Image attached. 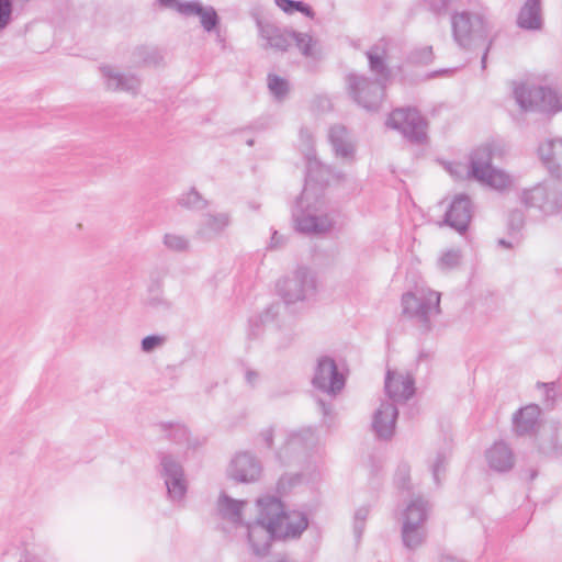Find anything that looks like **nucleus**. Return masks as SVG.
Wrapping results in <instances>:
<instances>
[{
	"label": "nucleus",
	"instance_id": "nucleus-12",
	"mask_svg": "<svg viewBox=\"0 0 562 562\" xmlns=\"http://www.w3.org/2000/svg\"><path fill=\"white\" fill-rule=\"evenodd\" d=\"M317 437L312 427L290 431L285 434L283 445L276 452L277 459L282 464H289L315 447Z\"/></svg>",
	"mask_w": 562,
	"mask_h": 562
},
{
	"label": "nucleus",
	"instance_id": "nucleus-8",
	"mask_svg": "<svg viewBox=\"0 0 562 562\" xmlns=\"http://www.w3.org/2000/svg\"><path fill=\"white\" fill-rule=\"evenodd\" d=\"M159 475L164 480L168 498L172 503L180 504L188 492V480L183 465L172 452L159 451Z\"/></svg>",
	"mask_w": 562,
	"mask_h": 562
},
{
	"label": "nucleus",
	"instance_id": "nucleus-18",
	"mask_svg": "<svg viewBox=\"0 0 562 562\" xmlns=\"http://www.w3.org/2000/svg\"><path fill=\"white\" fill-rule=\"evenodd\" d=\"M538 155L549 173L562 180V137L548 138L540 143Z\"/></svg>",
	"mask_w": 562,
	"mask_h": 562
},
{
	"label": "nucleus",
	"instance_id": "nucleus-44",
	"mask_svg": "<svg viewBox=\"0 0 562 562\" xmlns=\"http://www.w3.org/2000/svg\"><path fill=\"white\" fill-rule=\"evenodd\" d=\"M166 341V338L160 335H149L142 339L140 348L142 351L150 353L156 349L160 348Z\"/></svg>",
	"mask_w": 562,
	"mask_h": 562
},
{
	"label": "nucleus",
	"instance_id": "nucleus-40",
	"mask_svg": "<svg viewBox=\"0 0 562 562\" xmlns=\"http://www.w3.org/2000/svg\"><path fill=\"white\" fill-rule=\"evenodd\" d=\"M432 46L427 45L411 50V53L407 56V61L412 64L427 65L432 61Z\"/></svg>",
	"mask_w": 562,
	"mask_h": 562
},
{
	"label": "nucleus",
	"instance_id": "nucleus-39",
	"mask_svg": "<svg viewBox=\"0 0 562 562\" xmlns=\"http://www.w3.org/2000/svg\"><path fill=\"white\" fill-rule=\"evenodd\" d=\"M562 386V380L549 382V383H542L538 382L537 387L543 390V403L547 407H552L555 397L560 395V387Z\"/></svg>",
	"mask_w": 562,
	"mask_h": 562
},
{
	"label": "nucleus",
	"instance_id": "nucleus-2",
	"mask_svg": "<svg viewBox=\"0 0 562 562\" xmlns=\"http://www.w3.org/2000/svg\"><path fill=\"white\" fill-rule=\"evenodd\" d=\"M330 169L317 160L308 159L305 186L292 211L297 232L307 235L324 234L333 227L331 218L323 211L324 200L319 192L328 184Z\"/></svg>",
	"mask_w": 562,
	"mask_h": 562
},
{
	"label": "nucleus",
	"instance_id": "nucleus-14",
	"mask_svg": "<svg viewBox=\"0 0 562 562\" xmlns=\"http://www.w3.org/2000/svg\"><path fill=\"white\" fill-rule=\"evenodd\" d=\"M473 207L470 198L460 193L451 201L446 211L443 223L460 234H464L472 218Z\"/></svg>",
	"mask_w": 562,
	"mask_h": 562
},
{
	"label": "nucleus",
	"instance_id": "nucleus-27",
	"mask_svg": "<svg viewBox=\"0 0 562 562\" xmlns=\"http://www.w3.org/2000/svg\"><path fill=\"white\" fill-rule=\"evenodd\" d=\"M538 452L551 459L562 456V437L557 427H550L537 438Z\"/></svg>",
	"mask_w": 562,
	"mask_h": 562
},
{
	"label": "nucleus",
	"instance_id": "nucleus-26",
	"mask_svg": "<svg viewBox=\"0 0 562 562\" xmlns=\"http://www.w3.org/2000/svg\"><path fill=\"white\" fill-rule=\"evenodd\" d=\"M231 225V215L226 212L206 213L198 229V235L202 238H212L220 235L226 227Z\"/></svg>",
	"mask_w": 562,
	"mask_h": 562
},
{
	"label": "nucleus",
	"instance_id": "nucleus-9",
	"mask_svg": "<svg viewBox=\"0 0 562 562\" xmlns=\"http://www.w3.org/2000/svg\"><path fill=\"white\" fill-rule=\"evenodd\" d=\"M278 289L286 304L310 300L317 290L315 273L307 267H297L291 277L279 282Z\"/></svg>",
	"mask_w": 562,
	"mask_h": 562
},
{
	"label": "nucleus",
	"instance_id": "nucleus-7",
	"mask_svg": "<svg viewBox=\"0 0 562 562\" xmlns=\"http://www.w3.org/2000/svg\"><path fill=\"white\" fill-rule=\"evenodd\" d=\"M403 314L414 319L424 331L431 328V317L440 313V293L417 290L402 295Z\"/></svg>",
	"mask_w": 562,
	"mask_h": 562
},
{
	"label": "nucleus",
	"instance_id": "nucleus-6",
	"mask_svg": "<svg viewBox=\"0 0 562 562\" xmlns=\"http://www.w3.org/2000/svg\"><path fill=\"white\" fill-rule=\"evenodd\" d=\"M513 93L522 111H538L548 114L562 112V92L560 91L521 82L515 86Z\"/></svg>",
	"mask_w": 562,
	"mask_h": 562
},
{
	"label": "nucleus",
	"instance_id": "nucleus-46",
	"mask_svg": "<svg viewBox=\"0 0 562 562\" xmlns=\"http://www.w3.org/2000/svg\"><path fill=\"white\" fill-rule=\"evenodd\" d=\"M458 0H426V3L431 12L437 15L447 13L448 9Z\"/></svg>",
	"mask_w": 562,
	"mask_h": 562
},
{
	"label": "nucleus",
	"instance_id": "nucleus-22",
	"mask_svg": "<svg viewBox=\"0 0 562 562\" xmlns=\"http://www.w3.org/2000/svg\"><path fill=\"white\" fill-rule=\"evenodd\" d=\"M485 458L490 469L498 473L510 471L515 464L514 452L504 441H497L488 448Z\"/></svg>",
	"mask_w": 562,
	"mask_h": 562
},
{
	"label": "nucleus",
	"instance_id": "nucleus-57",
	"mask_svg": "<svg viewBox=\"0 0 562 562\" xmlns=\"http://www.w3.org/2000/svg\"><path fill=\"white\" fill-rule=\"evenodd\" d=\"M160 303H161V300H159V299H153V300L149 302V304H150V305H153V306H156V305H158V304H160Z\"/></svg>",
	"mask_w": 562,
	"mask_h": 562
},
{
	"label": "nucleus",
	"instance_id": "nucleus-4",
	"mask_svg": "<svg viewBox=\"0 0 562 562\" xmlns=\"http://www.w3.org/2000/svg\"><path fill=\"white\" fill-rule=\"evenodd\" d=\"M452 37L463 50L474 52L483 48L481 58L482 68L486 67L487 55L494 42L490 37L492 26L483 13L461 11L451 15Z\"/></svg>",
	"mask_w": 562,
	"mask_h": 562
},
{
	"label": "nucleus",
	"instance_id": "nucleus-60",
	"mask_svg": "<svg viewBox=\"0 0 562 562\" xmlns=\"http://www.w3.org/2000/svg\"><path fill=\"white\" fill-rule=\"evenodd\" d=\"M559 380H562V378H560ZM560 397L562 398V386L560 387Z\"/></svg>",
	"mask_w": 562,
	"mask_h": 562
},
{
	"label": "nucleus",
	"instance_id": "nucleus-30",
	"mask_svg": "<svg viewBox=\"0 0 562 562\" xmlns=\"http://www.w3.org/2000/svg\"><path fill=\"white\" fill-rule=\"evenodd\" d=\"M429 504L423 497L411 501L403 514V522L425 525L428 518Z\"/></svg>",
	"mask_w": 562,
	"mask_h": 562
},
{
	"label": "nucleus",
	"instance_id": "nucleus-35",
	"mask_svg": "<svg viewBox=\"0 0 562 562\" xmlns=\"http://www.w3.org/2000/svg\"><path fill=\"white\" fill-rule=\"evenodd\" d=\"M274 3L278 8H280L286 14H293L294 12H301L305 16L310 19H314L315 12L313 8L297 0H274Z\"/></svg>",
	"mask_w": 562,
	"mask_h": 562
},
{
	"label": "nucleus",
	"instance_id": "nucleus-10",
	"mask_svg": "<svg viewBox=\"0 0 562 562\" xmlns=\"http://www.w3.org/2000/svg\"><path fill=\"white\" fill-rule=\"evenodd\" d=\"M386 126L400 131L412 143L424 144L427 140V122L415 108L393 110Z\"/></svg>",
	"mask_w": 562,
	"mask_h": 562
},
{
	"label": "nucleus",
	"instance_id": "nucleus-34",
	"mask_svg": "<svg viewBox=\"0 0 562 562\" xmlns=\"http://www.w3.org/2000/svg\"><path fill=\"white\" fill-rule=\"evenodd\" d=\"M475 180L499 191L509 188L513 182L508 173L494 167L485 171L482 178H476Z\"/></svg>",
	"mask_w": 562,
	"mask_h": 562
},
{
	"label": "nucleus",
	"instance_id": "nucleus-51",
	"mask_svg": "<svg viewBox=\"0 0 562 562\" xmlns=\"http://www.w3.org/2000/svg\"><path fill=\"white\" fill-rule=\"evenodd\" d=\"M245 380H246L248 385L254 387L259 382L260 375H259V373L257 371L251 370V369H247L245 371Z\"/></svg>",
	"mask_w": 562,
	"mask_h": 562
},
{
	"label": "nucleus",
	"instance_id": "nucleus-58",
	"mask_svg": "<svg viewBox=\"0 0 562 562\" xmlns=\"http://www.w3.org/2000/svg\"><path fill=\"white\" fill-rule=\"evenodd\" d=\"M362 94H363L364 99H367V100L371 99L369 89H364Z\"/></svg>",
	"mask_w": 562,
	"mask_h": 562
},
{
	"label": "nucleus",
	"instance_id": "nucleus-53",
	"mask_svg": "<svg viewBox=\"0 0 562 562\" xmlns=\"http://www.w3.org/2000/svg\"><path fill=\"white\" fill-rule=\"evenodd\" d=\"M184 1L179 0H158V3L164 8H176L178 11L179 3H183Z\"/></svg>",
	"mask_w": 562,
	"mask_h": 562
},
{
	"label": "nucleus",
	"instance_id": "nucleus-16",
	"mask_svg": "<svg viewBox=\"0 0 562 562\" xmlns=\"http://www.w3.org/2000/svg\"><path fill=\"white\" fill-rule=\"evenodd\" d=\"M262 472L261 462L250 452L237 453L228 468V475L241 483L257 481Z\"/></svg>",
	"mask_w": 562,
	"mask_h": 562
},
{
	"label": "nucleus",
	"instance_id": "nucleus-11",
	"mask_svg": "<svg viewBox=\"0 0 562 562\" xmlns=\"http://www.w3.org/2000/svg\"><path fill=\"white\" fill-rule=\"evenodd\" d=\"M521 202L543 215H554L562 210V192L552 186L538 184L522 192Z\"/></svg>",
	"mask_w": 562,
	"mask_h": 562
},
{
	"label": "nucleus",
	"instance_id": "nucleus-24",
	"mask_svg": "<svg viewBox=\"0 0 562 562\" xmlns=\"http://www.w3.org/2000/svg\"><path fill=\"white\" fill-rule=\"evenodd\" d=\"M516 23L525 31H540L543 26L541 0H526L518 12Z\"/></svg>",
	"mask_w": 562,
	"mask_h": 562
},
{
	"label": "nucleus",
	"instance_id": "nucleus-52",
	"mask_svg": "<svg viewBox=\"0 0 562 562\" xmlns=\"http://www.w3.org/2000/svg\"><path fill=\"white\" fill-rule=\"evenodd\" d=\"M519 243H516L515 239L509 236V239H505V238H499L497 240V245L503 247V248H506V249H510L513 248L515 245H518Z\"/></svg>",
	"mask_w": 562,
	"mask_h": 562
},
{
	"label": "nucleus",
	"instance_id": "nucleus-47",
	"mask_svg": "<svg viewBox=\"0 0 562 562\" xmlns=\"http://www.w3.org/2000/svg\"><path fill=\"white\" fill-rule=\"evenodd\" d=\"M12 0H0V30L7 27L11 21Z\"/></svg>",
	"mask_w": 562,
	"mask_h": 562
},
{
	"label": "nucleus",
	"instance_id": "nucleus-31",
	"mask_svg": "<svg viewBox=\"0 0 562 562\" xmlns=\"http://www.w3.org/2000/svg\"><path fill=\"white\" fill-rule=\"evenodd\" d=\"M158 427L160 431L165 434L168 440L181 449H189L193 447L189 438V430L186 426L180 424L161 423L158 425Z\"/></svg>",
	"mask_w": 562,
	"mask_h": 562
},
{
	"label": "nucleus",
	"instance_id": "nucleus-54",
	"mask_svg": "<svg viewBox=\"0 0 562 562\" xmlns=\"http://www.w3.org/2000/svg\"><path fill=\"white\" fill-rule=\"evenodd\" d=\"M300 137L302 140L310 143L312 140V135L307 128L300 130Z\"/></svg>",
	"mask_w": 562,
	"mask_h": 562
},
{
	"label": "nucleus",
	"instance_id": "nucleus-21",
	"mask_svg": "<svg viewBox=\"0 0 562 562\" xmlns=\"http://www.w3.org/2000/svg\"><path fill=\"white\" fill-rule=\"evenodd\" d=\"M100 70L108 89L128 92L133 95L138 93L140 88V80L138 77L122 74L112 66H102Z\"/></svg>",
	"mask_w": 562,
	"mask_h": 562
},
{
	"label": "nucleus",
	"instance_id": "nucleus-20",
	"mask_svg": "<svg viewBox=\"0 0 562 562\" xmlns=\"http://www.w3.org/2000/svg\"><path fill=\"white\" fill-rule=\"evenodd\" d=\"M541 409L536 404H529L514 413L513 431L517 437L532 436L540 425Z\"/></svg>",
	"mask_w": 562,
	"mask_h": 562
},
{
	"label": "nucleus",
	"instance_id": "nucleus-19",
	"mask_svg": "<svg viewBox=\"0 0 562 562\" xmlns=\"http://www.w3.org/2000/svg\"><path fill=\"white\" fill-rule=\"evenodd\" d=\"M178 12L186 16H199L203 30L207 33L216 32L220 25V16L212 5H203L199 0L179 3Z\"/></svg>",
	"mask_w": 562,
	"mask_h": 562
},
{
	"label": "nucleus",
	"instance_id": "nucleus-36",
	"mask_svg": "<svg viewBox=\"0 0 562 562\" xmlns=\"http://www.w3.org/2000/svg\"><path fill=\"white\" fill-rule=\"evenodd\" d=\"M267 81L268 89L273 98L277 101H283L290 91L289 81L274 74H269Z\"/></svg>",
	"mask_w": 562,
	"mask_h": 562
},
{
	"label": "nucleus",
	"instance_id": "nucleus-38",
	"mask_svg": "<svg viewBox=\"0 0 562 562\" xmlns=\"http://www.w3.org/2000/svg\"><path fill=\"white\" fill-rule=\"evenodd\" d=\"M179 204L188 209L202 210L207 205V202L194 188H191L190 191L179 198Z\"/></svg>",
	"mask_w": 562,
	"mask_h": 562
},
{
	"label": "nucleus",
	"instance_id": "nucleus-42",
	"mask_svg": "<svg viewBox=\"0 0 562 562\" xmlns=\"http://www.w3.org/2000/svg\"><path fill=\"white\" fill-rule=\"evenodd\" d=\"M369 512H370V509L368 506H361L355 513L353 533H355L357 541H359L362 537V533H363L364 527H366V520L369 515Z\"/></svg>",
	"mask_w": 562,
	"mask_h": 562
},
{
	"label": "nucleus",
	"instance_id": "nucleus-56",
	"mask_svg": "<svg viewBox=\"0 0 562 562\" xmlns=\"http://www.w3.org/2000/svg\"><path fill=\"white\" fill-rule=\"evenodd\" d=\"M268 562H295L286 555L270 559Z\"/></svg>",
	"mask_w": 562,
	"mask_h": 562
},
{
	"label": "nucleus",
	"instance_id": "nucleus-28",
	"mask_svg": "<svg viewBox=\"0 0 562 562\" xmlns=\"http://www.w3.org/2000/svg\"><path fill=\"white\" fill-rule=\"evenodd\" d=\"M245 504V501H237L222 493L217 501L218 515L234 525H239L241 522V509Z\"/></svg>",
	"mask_w": 562,
	"mask_h": 562
},
{
	"label": "nucleus",
	"instance_id": "nucleus-23",
	"mask_svg": "<svg viewBox=\"0 0 562 562\" xmlns=\"http://www.w3.org/2000/svg\"><path fill=\"white\" fill-rule=\"evenodd\" d=\"M328 139L335 156L346 160L355 157V143L349 131L344 125H334L328 131Z\"/></svg>",
	"mask_w": 562,
	"mask_h": 562
},
{
	"label": "nucleus",
	"instance_id": "nucleus-55",
	"mask_svg": "<svg viewBox=\"0 0 562 562\" xmlns=\"http://www.w3.org/2000/svg\"><path fill=\"white\" fill-rule=\"evenodd\" d=\"M318 405L322 408L324 415H328L330 413V405L326 404L324 401L319 400Z\"/></svg>",
	"mask_w": 562,
	"mask_h": 562
},
{
	"label": "nucleus",
	"instance_id": "nucleus-32",
	"mask_svg": "<svg viewBox=\"0 0 562 562\" xmlns=\"http://www.w3.org/2000/svg\"><path fill=\"white\" fill-rule=\"evenodd\" d=\"M162 57L157 48L149 46H137L131 55V63L134 67L157 66Z\"/></svg>",
	"mask_w": 562,
	"mask_h": 562
},
{
	"label": "nucleus",
	"instance_id": "nucleus-3",
	"mask_svg": "<svg viewBox=\"0 0 562 562\" xmlns=\"http://www.w3.org/2000/svg\"><path fill=\"white\" fill-rule=\"evenodd\" d=\"M391 40L382 37L366 52L374 79L358 74H349L346 78L349 94L358 105L368 111L379 110L386 83L391 79L392 71L387 64Z\"/></svg>",
	"mask_w": 562,
	"mask_h": 562
},
{
	"label": "nucleus",
	"instance_id": "nucleus-45",
	"mask_svg": "<svg viewBox=\"0 0 562 562\" xmlns=\"http://www.w3.org/2000/svg\"><path fill=\"white\" fill-rule=\"evenodd\" d=\"M447 464V456L445 452H438L434 463L431 464V473L437 485L440 484V474L445 473Z\"/></svg>",
	"mask_w": 562,
	"mask_h": 562
},
{
	"label": "nucleus",
	"instance_id": "nucleus-41",
	"mask_svg": "<svg viewBox=\"0 0 562 562\" xmlns=\"http://www.w3.org/2000/svg\"><path fill=\"white\" fill-rule=\"evenodd\" d=\"M164 245L169 250L181 252L189 248V240L182 235L169 233L164 236Z\"/></svg>",
	"mask_w": 562,
	"mask_h": 562
},
{
	"label": "nucleus",
	"instance_id": "nucleus-50",
	"mask_svg": "<svg viewBox=\"0 0 562 562\" xmlns=\"http://www.w3.org/2000/svg\"><path fill=\"white\" fill-rule=\"evenodd\" d=\"M259 437L268 448H271L273 442V428L268 427L266 429H262L259 434Z\"/></svg>",
	"mask_w": 562,
	"mask_h": 562
},
{
	"label": "nucleus",
	"instance_id": "nucleus-37",
	"mask_svg": "<svg viewBox=\"0 0 562 562\" xmlns=\"http://www.w3.org/2000/svg\"><path fill=\"white\" fill-rule=\"evenodd\" d=\"M525 225V214L521 210L515 209L509 212L507 221L508 235L512 236L516 243L520 241V232Z\"/></svg>",
	"mask_w": 562,
	"mask_h": 562
},
{
	"label": "nucleus",
	"instance_id": "nucleus-29",
	"mask_svg": "<svg viewBox=\"0 0 562 562\" xmlns=\"http://www.w3.org/2000/svg\"><path fill=\"white\" fill-rule=\"evenodd\" d=\"M401 535L404 547L408 550H416L426 541L427 529L425 525L403 522Z\"/></svg>",
	"mask_w": 562,
	"mask_h": 562
},
{
	"label": "nucleus",
	"instance_id": "nucleus-25",
	"mask_svg": "<svg viewBox=\"0 0 562 562\" xmlns=\"http://www.w3.org/2000/svg\"><path fill=\"white\" fill-rule=\"evenodd\" d=\"M495 153L493 144H485L477 147L470 158L469 175L471 178H482L484 172L492 168V160Z\"/></svg>",
	"mask_w": 562,
	"mask_h": 562
},
{
	"label": "nucleus",
	"instance_id": "nucleus-5",
	"mask_svg": "<svg viewBox=\"0 0 562 562\" xmlns=\"http://www.w3.org/2000/svg\"><path fill=\"white\" fill-rule=\"evenodd\" d=\"M259 36L265 41V47L277 52H286L294 42L301 54L307 58H314L317 41L308 33L282 29L274 23L256 18Z\"/></svg>",
	"mask_w": 562,
	"mask_h": 562
},
{
	"label": "nucleus",
	"instance_id": "nucleus-49",
	"mask_svg": "<svg viewBox=\"0 0 562 562\" xmlns=\"http://www.w3.org/2000/svg\"><path fill=\"white\" fill-rule=\"evenodd\" d=\"M284 243H285L284 236L280 235L277 231H273L271 239H270L269 248L270 249L280 248L284 245Z\"/></svg>",
	"mask_w": 562,
	"mask_h": 562
},
{
	"label": "nucleus",
	"instance_id": "nucleus-15",
	"mask_svg": "<svg viewBox=\"0 0 562 562\" xmlns=\"http://www.w3.org/2000/svg\"><path fill=\"white\" fill-rule=\"evenodd\" d=\"M384 390L391 403L397 406L407 402L415 394V380L409 374L387 371L385 376Z\"/></svg>",
	"mask_w": 562,
	"mask_h": 562
},
{
	"label": "nucleus",
	"instance_id": "nucleus-17",
	"mask_svg": "<svg viewBox=\"0 0 562 562\" xmlns=\"http://www.w3.org/2000/svg\"><path fill=\"white\" fill-rule=\"evenodd\" d=\"M398 408L395 403L382 401L372 417V430L380 440H390L395 434Z\"/></svg>",
	"mask_w": 562,
	"mask_h": 562
},
{
	"label": "nucleus",
	"instance_id": "nucleus-59",
	"mask_svg": "<svg viewBox=\"0 0 562 562\" xmlns=\"http://www.w3.org/2000/svg\"><path fill=\"white\" fill-rule=\"evenodd\" d=\"M247 144H248L249 146H251V145L254 144V140H252V139H248V140H247Z\"/></svg>",
	"mask_w": 562,
	"mask_h": 562
},
{
	"label": "nucleus",
	"instance_id": "nucleus-48",
	"mask_svg": "<svg viewBox=\"0 0 562 562\" xmlns=\"http://www.w3.org/2000/svg\"><path fill=\"white\" fill-rule=\"evenodd\" d=\"M409 480V467L407 463H401L395 473V482L400 488H406Z\"/></svg>",
	"mask_w": 562,
	"mask_h": 562
},
{
	"label": "nucleus",
	"instance_id": "nucleus-1",
	"mask_svg": "<svg viewBox=\"0 0 562 562\" xmlns=\"http://www.w3.org/2000/svg\"><path fill=\"white\" fill-rule=\"evenodd\" d=\"M257 507L256 520L245 525L248 543L256 555L267 554L273 540L300 537L308 526L304 513H285L283 504L276 496L258 498Z\"/></svg>",
	"mask_w": 562,
	"mask_h": 562
},
{
	"label": "nucleus",
	"instance_id": "nucleus-13",
	"mask_svg": "<svg viewBox=\"0 0 562 562\" xmlns=\"http://www.w3.org/2000/svg\"><path fill=\"white\" fill-rule=\"evenodd\" d=\"M312 383L316 389L336 395L344 389L345 378L338 371L335 360L325 356L318 359Z\"/></svg>",
	"mask_w": 562,
	"mask_h": 562
},
{
	"label": "nucleus",
	"instance_id": "nucleus-33",
	"mask_svg": "<svg viewBox=\"0 0 562 562\" xmlns=\"http://www.w3.org/2000/svg\"><path fill=\"white\" fill-rule=\"evenodd\" d=\"M281 310L280 303L269 305L261 314L255 315L249 318V336L258 337L261 326L271 323L276 319Z\"/></svg>",
	"mask_w": 562,
	"mask_h": 562
},
{
	"label": "nucleus",
	"instance_id": "nucleus-43",
	"mask_svg": "<svg viewBox=\"0 0 562 562\" xmlns=\"http://www.w3.org/2000/svg\"><path fill=\"white\" fill-rule=\"evenodd\" d=\"M461 254L459 250L451 249L446 251L439 259L438 265L441 270H450L459 266Z\"/></svg>",
	"mask_w": 562,
	"mask_h": 562
}]
</instances>
